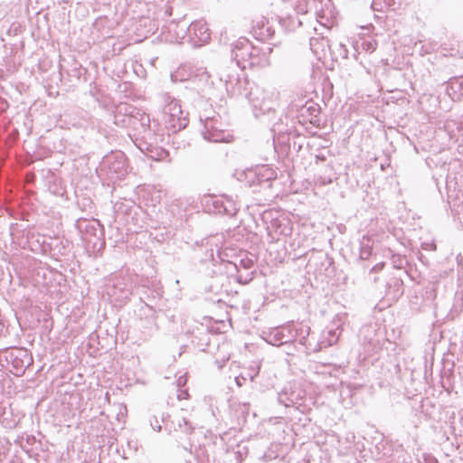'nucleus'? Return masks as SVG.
<instances>
[{"label": "nucleus", "instance_id": "obj_16", "mask_svg": "<svg viewBox=\"0 0 463 463\" xmlns=\"http://www.w3.org/2000/svg\"><path fill=\"white\" fill-rule=\"evenodd\" d=\"M254 175L257 177L258 184H262L264 182H269L270 180L275 178V173L267 167H261L255 172Z\"/></svg>", "mask_w": 463, "mask_h": 463}, {"label": "nucleus", "instance_id": "obj_19", "mask_svg": "<svg viewBox=\"0 0 463 463\" xmlns=\"http://www.w3.org/2000/svg\"><path fill=\"white\" fill-rule=\"evenodd\" d=\"M191 77H198L201 81L207 82L209 80V74L206 70L203 67L195 69L194 71L191 72Z\"/></svg>", "mask_w": 463, "mask_h": 463}, {"label": "nucleus", "instance_id": "obj_15", "mask_svg": "<svg viewBox=\"0 0 463 463\" xmlns=\"http://www.w3.org/2000/svg\"><path fill=\"white\" fill-rule=\"evenodd\" d=\"M175 432H182L184 435H191L194 431V427L185 418H176L172 421Z\"/></svg>", "mask_w": 463, "mask_h": 463}, {"label": "nucleus", "instance_id": "obj_1", "mask_svg": "<svg viewBox=\"0 0 463 463\" xmlns=\"http://www.w3.org/2000/svg\"><path fill=\"white\" fill-rule=\"evenodd\" d=\"M309 334V327L300 324H289L284 326L274 328L267 337V342L272 345H281L293 342L299 335V342L304 344L306 336Z\"/></svg>", "mask_w": 463, "mask_h": 463}, {"label": "nucleus", "instance_id": "obj_7", "mask_svg": "<svg viewBox=\"0 0 463 463\" xmlns=\"http://www.w3.org/2000/svg\"><path fill=\"white\" fill-rule=\"evenodd\" d=\"M124 113L128 117V124L135 128L140 126L144 130L150 126V118L147 114L140 109L128 104H124L118 108V113Z\"/></svg>", "mask_w": 463, "mask_h": 463}, {"label": "nucleus", "instance_id": "obj_2", "mask_svg": "<svg viewBox=\"0 0 463 463\" xmlns=\"http://www.w3.org/2000/svg\"><path fill=\"white\" fill-rule=\"evenodd\" d=\"M260 50L246 38H239L232 50V61L242 68L254 66L259 62Z\"/></svg>", "mask_w": 463, "mask_h": 463}, {"label": "nucleus", "instance_id": "obj_13", "mask_svg": "<svg viewBox=\"0 0 463 463\" xmlns=\"http://www.w3.org/2000/svg\"><path fill=\"white\" fill-rule=\"evenodd\" d=\"M188 32L191 35L197 38L200 43H207L210 40V30L203 21H195L188 27Z\"/></svg>", "mask_w": 463, "mask_h": 463}, {"label": "nucleus", "instance_id": "obj_12", "mask_svg": "<svg viewBox=\"0 0 463 463\" xmlns=\"http://www.w3.org/2000/svg\"><path fill=\"white\" fill-rule=\"evenodd\" d=\"M103 164L118 178L127 173L125 156L122 153L108 156Z\"/></svg>", "mask_w": 463, "mask_h": 463}, {"label": "nucleus", "instance_id": "obj_3", "mask_svg": "<svg viewBox=\"0 0 463 463\" xmlns=\"http://www.w3.org/2000/svg\"><path fill=\"white\" fill-rule=\"evenodd\" d=\"M161 99L164 103L163 113L165 122L174 130L184 128L186 118L184 117L179 101L167 93L162 94Z\"/></svg>", "mask_w": 463, "mask_h": 463}, {"label": "nucleus", "instance_id": "obj_22", "mask_svg": "<svg viewBox=\"0 0 463 463\" xmlns=\"http://www.w3.org/2000/svg\"><path fill=\"white\" fill-rule=\"evenodd\" d=\"M371 248L368 246L361 247L360 250V259L361 260H367L371 256Z\"/></svg>", "mask_w": 463, "mask_h": 463}, {"label": "nucleus", "instance_id": "obj_27", "mask_svg": "<svg viewBox=\"0 0 463 463\" xmlns=\"http://www.w3.org/2000/svg\"><path fill=\"white\" fill-rule=\"evenodd\" d=\"M432 250H436V245L432 244Z\"/></svg>", "mask_w": 463, "mask_h": 463}, {"label": "nucleus", "instance_id": "obj_10", "mask_svg": "<svg viewBox=\"0 0 463 463\" xmlns=\"http://www.w3.org/2000/svg\"><path fill=\"white\" fill-rule=\"evenodd\" d=\"M251 33L255 39L265 42L273 38L275 30L267 19L261 18L252 26Z\"/></svg>", "mask_w": 463, "mask_h": 463}, {"label": "nucleus", "instance_id": "obj_18", "mask_svg": "<svg viewBox=\"0 0 463 463\" xmlns=\"http://www.w3.org/2000/svg\"><path fill=\"white\" fill-rule=\"evenodd\" d=\"M239 207L237 203L228 196H224V213L233 216L237 213Z\"/></svg>", "mask_w": 463, "mask_h": 463}, {"label": "nucleus", "instance_id": "obj_4", "mask_svg": "<svg viewBox=\"0 0 463 463\" xmlns=\"http://www.w3.org/2000/svg\"><path fill=\"white\" fill-rule=\"evenodd\" d=\"M279 93L276 90H267L259 86L250 88L246 94L247 99L254 109L262 113L269 112L274 109L278 103Z\"/></svg>", "mask_w": 463, "mask_h": 463}, {"label": "nucleus", "instance_id": "obj_26", "mask_svg": "<svg viewBox=\"0 0 463 463\" xmlns=\"http://www.w3.org/2000/svg\"><path fill=\"white\" fill-rule=\"evenodd\" d=\"M3 329H4V325H3L2 321L0 320V334L2 333Z\"/></svg>", "mask_w": 463, "mask_h": 463}, {"label": "nucleus", "instance_id": "obj_6", "mask_svg": "<svg viewBox=\"0 0 463 463\" xmlns=\"http://www.w3.org/2000/svg\"><path fill=\"white\" fill-rule=\"evenodd\" d=\"M222 128L219 117L206 118L203 122L202 135L204 139L211 142H230L232 136Z\"/></svg>", "mask_w": 463, "mask_h": 463}, {"label": "nucleus", "instance_id": "obj_17", "mask_svg": "<svg viewBox=\"0 0 463 463\" xmlns=\"http://www.w3.org/2000/svg\"><path fill=\"white\" fill-rule=\"evenodd\" d=\"M320 108L317 104H315L313 102H306L305 105L301 107L300 112L301 115L304 116L306 113H307L310 116L309 121L312 122L313 118H317L319 114Z\"/></svg>", "mask_w": 463, "mask_h": 463}, {"label": "nucleus", "instance_id": "obj_8", "mask_svg": "<svg viewBox=\"0 0 463 463\" xmlns=\"http://www.w3.org/2000/svg\"><path fill=\"white\" fill-rule=\"evenodd\" d=\"M253 260L248 258L241 259L239 265L230 261L223 263L229 274L232 275L234 271L238 273L237 281L241 284H247L252 279V272H249V270L253 267Z\"/></svg>", "mask_w": 463, "mask_h": 463}, {"label": "nucleus", "instance_id": "obj_23", "mask_svg": "<svg viewBox=\"0 0 463 463\" xmlns=\"http://www.w3.org/2000/svg\"><path fill=\"white\" fill-rule=\"evenodd\" d=\"M363 49L366 52H373L376 49L375 42H364L362 43Z\"/></svg>", "mask_w": 463, "mask_h": 463}, {"label": "nucleus", "instance_id": "obj_25", "mask_svg": "<svg viewBox=\"0 0 463 463\" xmlns=\"http://www.w3.org/2000/svg\"><path fill=\"white\" fill-rule=\"evenodd\" d=\"M236 383L239 387H241L246 383V376L244 373H241L239 376L235 378Z\"/></svg>", "mask_w": 463, "mask_h": 463}, {"label": "nucleus", "instance_id": "obj_21", "mask_svg": "<svg viewBox=\"0 0 463 463\" xmlns=\"http://www.w3.org/2000/svg\"><path fill=\"white\" fill-rule=\"evenodd\" d=\"M243 373H244V376H246V381L249 379L250 382H253V380L259 373V369L250 368V369H248Z\"/></svg>", "mask_w": 463, "mask_h": 463}, {"label": "nucleus", "instance_id": "obj_24", "mask_svg": "<svg viewBox=\"0 0 463 463\" xmlns=\"http://www.w3.org/2000/svg\"><path fill=\"white\" fill-rule=\"evenodd\" d=\"M150 425L153 428V430H155L156 431L161 430L160 420L156 417H154V420H150Z\"/></svg>", "mask_w": 463, "mask_h": 463}, {"label": "nucleus", "instance_id": "obj_11", "mask_svg": "<svg viewBox=\"0 0 463 463\" xmlns=\"http://www.w3.org/2000/svg\"><path fill=\"white\" fill-rule=\"evenodd\" d=\"M133 288L128 279L119 278L114 282L109 294L118 300L127 299L132 295Z\"/></svg>", "mask_w": 463, "mask_h": 463}, {"label": "nucleus", "instance_id": "obj_20", "mask_svg": "<svg viewBox=\"0 0 463 463\" xmlns=\"http://www.w3.org/2000/svg\"><path fill=\"white\" fill-rule=\"evenodd\" d=\"M213 206L219 213H224V196L213 201Z\"/></svg>", "mask_w": 463, "mask_h": 463}, {"label": "nucleus", "instance_id": "obj_14", "mask_svg": "<svg viewBox=\"0 0 463 463\" xmlns=\"http://www.w3.org/2000/svg\"><path fill=\"white\" fill-rule=\"evenodd\" d=\"M76 225L80 232H84L87 234L96 236L99 222L97 220L88 221L86 219H80L77 221Z\"/></svg>", "mask_w": 463, "mask_h": 463}, {"label": "nucleus", "instance_id": "obj_9", "mask_svg": "<svg viewBox=\"0 0 463 463\" xmlns=\"http://www.w3.org/2000/svg\"><path fill=\"white\" fill-rule=\"evenodd\" d=\"M9 356L16 375L23 373L33 363L32 355L25 349L17 348L12 351Z\"/></svg>", "mask_w": 463, "mask_h": 463}, {"label": "nucleus", "instance_id": "obj_5", "mask_svg": "<svg viewBox=\"0 0 463 463\" xmlns=\"http://www.w3.org/2000/svg\"><path fill=\"white\" fill-rule=\"evenodd\" d=\"M234 61H232L229 66L221 68L219 71L220 80L225 83L226 90L232 95L241 93L242 87V80L240 72L243 70Z\"/></svg>", "mask_w": 463, "mask_h": 463}]
</instances>
